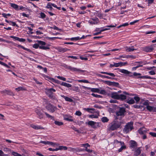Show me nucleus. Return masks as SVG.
Wrapping results in <instances>:
<instances>
[{
    "label": "nucleus",
    "mask_w": 156,
    "mask_h": 156,
    "mask_svg": "<svg viewBox=\"0 0 156 156\" xmlns=\"http://www.w3.org/2000/svg\"><path fill=\"white\" fill-rule=\"evenodd\" d=\"M73 90H75L77 92H79L80 91V90L78 87L74 86L73 87Z\"/></svg>",
    "instance_id": "nucleus-44"
},
{
    "label": "nucleus",
    "mask_w": 156,
    "mask_h": 156,
    "mask_svg": "<svg viewBox=\"0 0 156 156\" xmlns=\"http://www.w3.org/2000/svg\"><path fill=\"white\" fill-rule=\"evenodd\" d=\"M47 109L52 113L54 112L57 109V108L50 103L48 104L46 106Z\"/></svg>",
    "instance_id": "nucleus-5"
},
{
    "label": "nucleus",
    "mask_w": 156,
    "mask_h": 156,
    "mask_svg": "<svg viewBox=\"0 0 156 156\" xmlns=\"http://www.w3.org/2000/svg\"><path fill=\"white\" fill-rule=\"evenodd\" d=\"M119 72L125 74H129L131 73L127 70L124 69H121L119 71Z\"/></svg>",
    "instance_id": "nucleus-22"
},
{
    "label": "nucleus",
    "mask_w": 156,
    "mask_h": 156,
    "mask_svg": "<svg viewBox=\"0 0 156 156\" xmlns=\"http://www.w3.org/2000/svg\"><path fill=\"white\" fill-rule=\"evenodd\" d=\"M141 150L140 149V147H138L134 151V155L135 156H137L139 155L141 153Z\"/></svg>",
    "instance_id": "nucleus-18"
},
{
    "label": "nucleus",
    "mask_w": 156,
    "mask_h": 156,
    "mask_svg": "<svg viewBox=\"0 0 156 156\" xmlns=\"http://www.w3.org/2000/svg\"><path fill=\"white\" fill-rule=\"evenodd\" d=\"M63 118L65 120H66V121L70 122H72L73 121L72 117L67 115H64Z\"/></svg>",
    "instance_id": "nucleus-11"
},
{
    "label": "nucleus",
    "mask_w": 156,
    "mask_h": 156,
    "mask_svg": "<svg viewBox=\"0 0 156 156\" xmlns=\"http://www.w3.org/2000/svg\"><path fill=\"white\" fill-rule=\"evenodd\" d=\"M78 81L79 82H83L86 83H89V82L87 80H78Z\"/></svg>",
    "instance_id": "nucleus-43"
},
{
    "label": "nucleus",
    "mask_w": 156,
    "mask_h": 156,
    "mask_svg": "<svg viewBox=\"0 0 156 156\" xmlns=\"http://www.w3.org/2000/svg\"><path fill=\"white\" fill-rule=\"evenodd\" d=\"M55 91V90L52 88L45 89L46 94L49 98L54 99H55V97L53 94L54 92Z\"/></svg>",
    "instance_id": "nucleus-2"
},
{
    "label": "nucleus",
    "mask_w": 156,
    "mask_h": 156,
    "mask_svg": "<svg viewBox=\"0 0 156 156\" xmlns=\"http://www.w3.org/2000/svg\"><path fill=\"white\" fill-rule=\"evenodd\" d=\"M59 150H66L67 149V147L66 146H59Z\"/></svg>",
    "instance_id": "nucleus-34"
},
{
    "label": "nucleus",
    "mask_w": 156,
    "mask_h": 156,
    "mask_svg": "<svg viewBox=\"0 0 156 156\" xmlns=\"http://www.w3.org/2000/svg\"><path fill=\"white\" fill-rule=\"evenodd\" d=\"M10 4L11 6L14 9H16L18 10V6L15 4L12 3H10Z\"/></svg>",
    "instance_id": "nucleus-24"
},
{
    "label": "nucleus",
    "mask_w": 156,
    "mask_h": 156,
    "mask_svg": "<svg viewBox=\"0 0 156 156\" xmlns=\"http://www.w3.org/2000/svg\"><path fill=\"white\" fill-rule=\"evenodd\" d=\"M30 126L33 128L35 129H44L45 128L43 126H41L39 125H34L32 124L30 125Z\"/></svg>",
    "instance_id": "nucleus-13"
},
{
    "label": "nucleus",
    "mask_w": 156,
    "mask_h": 156,
    "mask_svg": "<svg viewBox=\"0 0 156 156\" xmlns=\"http://www.w3.org/2000/svg\"><path fill=\"white\" fill-rule=\"evenodd\" d=\"M12 155L13 156H23L17 152L12 151L11 153Z\"/></svg>",
    "instance_id": "nucleus-26"
},
{
    "label": "nucleus",
    "mask_w": 156,
    "mask_h": 156,
    "mask_svg": "<svg viewBox=\"0 0 156 156\" xmlns=\"http://www.w3.org/2000/svg\"><path fill=\"white\" fill-rule=\"evenodd\" d=\"M44 113H45V115H46L47 117L48 118H50L51 119L54 120V116H53L50 115L49 114H48L46 112H45Z\"/></svg>",
    "instance_id": "nucleus-29"
},
{
    "label": "nucleus",
    "mask_w": 156,
    "mask_h": 156,
    "mask_svg": "<svg viewBox=\"0 0 156 156\" xmlns=\"http://www.w3.org/2000/svg\"><path fill=\"white\" fill-rule=\"evenodd\" d=\"M128 103L130 104H132L134 103L135 101L134 99L133 98H131L130 99L128 100L127 101Z\"/></svg>",
    "instance_id": "nucleus-33"
},
{
    "label": "nucleus",
    "mask_w": 156,
    "mask_h": 156,
    "mask_svg": "<svg viewBox=\"0 0 156 156\" xmlns=\"http://www.w3.org/2000/svg\"><path fill=\"white\" fill-rule=\"evenodd\" d=\"M51 3H48L47 6H46V8L47 9H50L51 10H52L53 9L52 7Z\"/></svg>",
    "instance_id": "nucleus-31"
},
{
    "label": "nucleus",
    "mask_w": 156,
    "mask_h": 156,
    "mask_svg": "<svg viewBox=\"0 0 156 156\" xmlns=\"http://www.w3.org/2000/svg\"><path fill=\"white\" fill-rule=\"evenodd\" d=\"M155 47V45L154 44H152L151 45L146 46L142 48V50L144 51L147 52L152 51Z\"/></svg>",
    "instance_id": "nucleus-4"
},
{
    "label": "nucleus",
    "mask_w": 156,
    "mask_h": 156,
    "mask_svg": "<svg viewBox=\"0 0 156 156\" xmlns=\"http://www.w3.org/2000/svg\"><path fill=\"white\" fill-rule=\"evenodd\" d=\"M19 9L23 11L26 10L27 9L23 6H20Z\"/></svg>",
    "instance_id": "nucleus-63"
},
{
    "label": "nucleus",
    "mask_w": 156,
    "mask_h": 156,
    "mask_svg": "<svg viewBox=\"0 0 156 156\" xmlns=\"http://www.w3.org/2000/svg\"><path fill=\"white\" fill-rule=\"evenodd\" d=\"M133 107L135 108H140L141 107H142L143 106H141L140 105H133Z\"/></svg>",
    "instance_id": "nucleus-59"
},
{
    "label": "nucleus",
    "mask_w": 156,
    "mask_h": 156,
    "mask_svg": "<svg viewBox=\"0 0 156 156\" xmlns=\"http://www.w3.org/2000/svg\"><path fill=\"white\" fill-rule=\"evenodd\" d=\"M90 91L93 92L99 93L100 92V89L97 88H91L90 87Z\"/></svg>",
    "instance_id": "nucleus-20"
},
{
    "label": "nucleus",
    "mask_w": 156,
    "mask_h": 156,
    "mask_svg": "<svg viewBox=\"0 0 156 156\" xmlns=\"http://www.w3.org/2000/svg\"><path fill=\"white\" fill-rule=\"evenodd\" d=\"M40 16H41V17L42 18H44L46 17V15H45V14L43 12H41V13Z\"/></svg>",
    "instance_id": "nucleus-60"
},
{
    "label": "nucleus",
    "mask_w": 156,
    "mask_h": 156,
    "mask_svg": "<svg viewBox=\"0 0 156 156\" xmlns=\"http://www.w3.org/2000/svg\"><path fill=\"white\" fill-rule=\"evenodd\" d=\"M19 47H21V48L23 49H24L25 50L27 51H29V52L31 51V50L30 49H28V48H25V47H23V46H22L19 45Z\"/></svg>",
    "instance_id": "nucleus-56"
},
{
    "label": "nucleus",
    "mask_w": 156,
    "mask_h": 156,
    "mask_svg": "<svg viewBox=\"0 0 156 156\" xmlns=\"http://www.w3.org/2000/svg\"><path fill=\"white\" fill-rule=\"evenodd\" d=\"M47 144L53 146H55V145H56V144L52 142L48 141Z\"/></svg>",
    "instance_id": "nucleus-46"
},
{
    "label": "nucleus",
    "mask_w": 156,
    "mask_h": 156,
    "mask_svg": "<svg viewBox=\"0 0 156 156\" xmlns=\"http://www.w3.org/2000/svg\"><path fill=\"white\" fill-rule=\"evenodd\" d=\"M91 20L92 21H94L97 22V23H98L99 21V20L96 17L94 18H92L91 19Z\"/></svg>",
    "instance_id": "nucleus-57"
},
{
    "label": "nucleus",
    "mask_w": 156,
    "mask_h": 156,
    "mask_svg": "<svg viewBox=\"0 0 156 156\" xmlns=\"http://www.w3.org/2000/svg\"><path fill=\"white\" fill-rule=\"evenodd\" d=\"M88 117L89 118H98V115H88Z\"/></svg>",
    "instance_id": "nucleus-38"
},
{
    "label": "nucleus",
    "mask_w": 156,
    "mask_h": 156,
    "mask_svg": "<svg viewBox=\"0 0 156 156\" xmlns=\"http://www.w3.org/2000/svg\"><path fill=\"white\" fill-rule=\"evenodd\" d=\"M60 84L62 86L67 87H72V85L71 84L63 82H62Z\"/></svg>",
    "instance_id": "nucleus-21"
},
{
    "label": "nucleus",
    "mask_w": 156,
    "mask_h": 156,
    "mask_svg": "<svg viewBox=\"0 0 156 156\" xmlns=\"http://www.w3.org/2000/svg\"><path fill=\"white\" fill-rule=\"evenodd\" d=\"M67 68L68 69L70 70L71 71L73 72H76L81 73H83L85 72V70H81L76 68L72 67L70 66H67Z\"/></svg>",
    "instance_id": "nucleus-9"
},
{
    "label": "nucleus",
    "mask_w": 156,
    "mask_h": 156,
    "mask_svg": "<svg viewBox=\"0 0 156 156\" xmlns=\"http://www.w3.org/2000/svg\"><path fill=\"white\" fill-rule=\"evenodd\" d=\"M134 99L136 101V103H138V102L140 100V98H139V97L137 96L135 97L134 98Z\"/></svg>",
    "instance_id": "nucleus-48"
},
{
    "label": "nucleus",
    "mask_w": 156,
    "mask_h": 156,
    "mask_svg": "<svg viewBox=\"0 0 156 156\" xmlns=\"http://www.w3.org/2000/svg\"><path fill=\"white\" fill-rule=\"evenodd\" d=\"M119 84L118 83L115 82H112V85L117 86L119 85Z\"/></svg>",
    "instance_id": "nucleus-62"
},
{
    "label": "nucleus",
    "mask_w": 156,
    "mask_h": 156,
    "mask_svg": "<svg viewBox=\"0 0 156 156\" xmlns=\"http://www.w3.org/2000/svg\"><path fill=\"white\" fill-rule=\"evenodd\" d=\"M119 66H122L126 65L127 64V62H119Z\"/></svg>",
    "instance_id": "nucleus-41"
},
{
    "label": "nucleus",
    "mask_w": 156,
    "mask_h": 156,
    "mask_svg": "<svg viewBox=\"0 0 156 156\" xmlns=\"http://www.w3.org/2000/svg\"><path fill=\"white\" fill-rule=\"evenodd\" d=\"M37 42L39 45V48L41 49L46 50L49 49L50 48L47 46H45L46 45V43L44 41H37Z\"/></svg>",
    "instance_id": "nucleus-6"
},
{
    "label": "nucleus",
    "mask_w": 156,
    "mask_h": 156,
    "mask_svg": "<svg viewBox=\"0 0 156 156\" xmlns=\"http://www.w3.org/2000/svg\"><path fill=\"white\" fill-rule=\"evenodd\" d=\"M119 63H114L113 64H110V67L111 68L114 66L115 67H118L119 66Z\"/></svg>",
    "instance_id": "nucleus-35"
},
{
    "label": "nucleus",
    "mask_w": 156,
    "mask_h": 156,
    "mask_svg": "<svg viewBox=\"0 0 156 156\" xmlns=\"http://www.w3.org/2000/svg\"><path fill=\"white\" fill-rule=\"evenodd\" d=\"M70 40L71 41H77L78 40H80V37H72L70 39Z\"/></svg>",
    "instance_id": "nucleus-45"
},
{
    "label": "nucleus",
    "mask_w": 156,
    "mask_h": 156,
    "mask_svg": "<svg viewBox=\"0 0 156 156\" xmlns=\"http://www.w3.org/2000/svg\"><path fill=\"white\" fill-rule=\"evenodd\" d=\"M101 121L103 122H107L109 121V119L106 117H103L101 119Z\"/></svg>",
    "instance_id": "nucleus-30"
},
{
    "label": "nucleus",
    "mask_w": 156,
    "mask_h": 156,
    "mask_svg": "<svg viewBox=\"0 0 156 156\" xmlns=\"http://www.w3.org/2000/svg\"><path fill=\"white\" fill-rule=\"evenodd\" d=\"M3 151L5 153H11L12 151L11 149L10 148H7V147H4L3 149Z\"/></svg>",
    "instance_id": "nucleus-23"
},
{
    "label": "nucleus",
    "mask_w": 156,
    "mask_h": 156,
    "mask_svg": "<svg viewBox=\"0 0 156 156\" xmlns=\"http://www.w3.org/2000/svg\"><path fill=\"white\" fill-rule=\"evenodd\" d=\"M0 156H10L8 154H5L1 150H0Z\"/></svg>",
    "instance_id": "nucleus-39"
},
{
    "label": "nucleus",
    "mask_w": 156,
    "mask_h": 156,
    "mask_svg": "<svg viewBox=\"0 0 156 156\" xmlns=\"http://www.w3.org/2000/svg\"><path fill=\"white\" fill-rule=\"evenodd\" d=\"M138 78H142V79H153L154 78H151V77L147 76H140L138 77Z\"/></svg>",
    "instance_id": "nucleus-28"
},
{
    "label": "nucleus",
    "mask_w": 156,
    "mask_h": 156,
    "mask_svg": "<svg viewBox=\"0 0 156 156\" xmlns=\"http://www.w3.org/2000/svg\"><path fill=\"white\" fill-rule=\"evenodd\" d=\"M87 124L93 128H96L98 127H100V123L99 122H97L93 121H89Z\"/></svg>",
    "instance_id": "nucleus-8"
},
{
    "label": "nucleus",
    "mask_w": 156,
    "mask_h": 156,
    "mask_svg": "<svg viewBox=\"0 0 156 156\" xmlns=\"http://www.w3.org/2000/svg\"><path fill=\"white\" fill-rule=\"evenodd\" d=\"M148 131V129H147L144 127L141 128L138 130L139 133L140 135L145 134Z\"/></svg>",
    "instance_id": "nucleus-12"
},
{
    "label": "nucleus",
    "mask_w": 156,
    "mask_h": 156,
    "mask_svg": "<svg viewBox=\"0 0 156 156\" xmlns=\"http://www.w3.org/2000/svg\"><path fill=\"white\" fill-rule=\"evenodd\" d=\"M143 104L144 105H146L147 106L149 105V103L148 102V101H145L143 103Z\"/></svg>",
    "instance_id": "nucleus-64"
},
{
    "label": "nucleus",
    "mask_w": 156,
    "mask_h": 156,
    "mask_svg": "<svg viewBox=\"0 0 156 156\" xmlns=\"http://www.w3.org/2000/svg\"><path fill=\"white\" fill-rule=\"evenodd\" d=\"M153 107H154L150 106L149 105L146 107L147 109L150 112L153 111Z\"/></svg>",
    "instance_id": "nucleus-37"
},
{
    "label": "nucleus",
    "mask_w": 156,
    "mask_h": 156,
    "mask_svg": "<svg viewBox=\"0 0 156 156\" xmlns=\"http://www.w3.org/2000/svg\"><path fill=\"white\" fill-rule=\"evenodd\" d=\"M125 112V108H120L119 110L116 112V115L117 116L116 119H118V118H117V116H124V113Z\"/></svg>",
    "instance_id": "nucleus-7"
},
{
    "label": "nucleus",
    "mask_w": 156,
    "mask_h": 156,
    "mask_svg": "<svg viewBox=\"0 0 156 156\" xmlns=\"http://www.w3.org/2000/svg\"><path fill=\"white\" fill-rule=\"evenodd\" d=\"M61 96L62 97L64 98L65 99V100L67 101L72 102L73 101V100L72 99L68 97L65 96L63 95H61Z\"/></svg>",
    "instance_id": "nucleus-19"
},
{
    "label": "nucleus",
    "mask_w": 156,
    "mask_h": 156,
    "mask_svg": "<svg viewBox=\"0 0 156 156\" xmlns=\"http://www.w3.org/2000/svg\"><path fill=\"white\" fill-rule=\"evenodd\" d=\"M110 95V97L113 99H119V94L116 92H112Z\"/></svg>",
    "instance_id": "nucleus-14"
},
{
    "label": "nucleus",
    "mask_w": 156,
    "mask_h": 156,
    "mask_svg": "<svg viewBox=\"0 0 156 156\" xmlns=\"http://www.w3.org/2000/svg\"><path fill=\"white\" fill-rule=\"evenodd\" d=\"M149 134L152 136L154 137H156V133L154 132H150Z\"/></svg>",
    "instance_id": "nucleus-55"
},
{
    "label": "nucleus",
    "mask_w": 156,
    "mask_h": 156,
    "mask_svg": "<svg viewBox=\"0 0 156 156\" xmlns=\"http://www.w3.org/2000/svg\"><path fill=\"white\" fill-rule=\"evenodd\" d=\"M142 65H137V66H135V67H133V68H132V69L133 70V71H134V70H135L137 68L140 67H142Z\"/></svg>",
    "instance_id": "nucleus-51"
},
{
    "label": "nucleus",
    "mask_w": 156,
    "mask_h": 156,
    "mask_svg": "<svg viewBox=\"0 0 156 156\" xmlns=\"http://www.w3.org/2000/svg\"><path fill=\"white\" fill-rule=\"evenodd\" d=\"M119 99L123 100L126 99V96L124 94H121L119 95Z\"/></svg>",
    "instance_id": "nucleus-25"
},
{
    "label": "nucleus",
    "mask_w": 156,
    "mask_h": 156,
    "mask_svg": "<svg viewBox=\"0 0 156 156\" xmlns=\"http://www.w3.org/2000/svg\"><path fill=\"white\" fill-rule=\"evenodd\" d=\"M136 58V57L133 55H127L126 56V58H132L133 59H134Z\"/></svg>",
    "instance_id": "nucleus-49"
},
{
    "label": "nucleus",
    "mask_w": 156,
    "mask_h": 156,
    "mask_svg": "<svg viewBox=\"0 0 156 156\" xmlns=\"http://www.w3.org/2000/svg\"><path fill=\"white\" fill-rule=\"evenodd\" d=\"M35 112L38 116V118L40 119H44V114L41 111L38 109H36L35 110Z\"/></svg>",
    "instance_id": "nucleus-10"
},
{
    "label": "nucleus",
    "mask_w": 156,
    "mask_h": 156,
    "mask_svg": "<svg viewBox=\"0 0 156 156\" xmlns=\"http://www.w3.org/2000/svg\"><path fill=\"white\" fill-rule=\"evenodd\" d=\"M126 148V147L124 145V144L123 145H122V147H121L119 148V152H121L123 150L125 149Z\"/></svg>",
    "instance_id": "nucleus-40"
},
{
    "label": "nucleus",
    "mask_w": 156,
    "mask_h": 156,
    "mask_svg": "<svg viewBox=\"0 0 156 156\" xmlns=\"http://www.w3.org/2000/svg\"><path fill=\"white\" fill-rule=\"evenodd\" d=\"M15 90L17 91H19L20 90H26L25 88L22 87H20L18 88H16Z\"/></svg>",
    "instance_id": "nucleus-27"
},
{
    "label": "nucleus",
    "mask_w": 156,
    "mask_h": 156,
    "mask_svg": "<svg viewBox=\"0 0 156 156\" xmlns=\"http://www.w3.org/2000/svg\"><path fill=\"white\" fill-rule=\"evenodd\" d=\"M3 92L6 93L7 94H9L10 95H14L13 93L11 92L10 91H8V90H5L3 91Z\"/></svg>",
    "instance_id": "nucleus-36"
},
{
    "label": "nucleus",
    "mask_w": 156,
    "mask_h": 156,
    "mask_svg": "<svg viewBox=\"0 0 156 156\" xmlns=\"http://www.w3.org/2000/svg\"><path fill=\"white\" fill-rule=\"evenodd\" d=\"M133 129V122H128L125 126L123 129V132L125 133H128Z\"/></svg>",
    "instance_id": "nucleus-3"
},
{
    "label": "nucleus",
    "mask_w": 156,
    "mask_h": 156,
    "mask_svg": "<svg viewBox=\"0 0 156 156\" xmlns=\"http://www.w3.org/2000/svg\"><path fill=\"white\" fill-rule=\"evenodd\" d=\"M54 123L55 125L58 126L62 125L63 124V122H62L58 121H55Z\"/></svg>",
    "instance_id": "nucleus-32"
},
{
    "label": "nucleus",
    "mask_w": 156,
    "mask_h": 156,
    "mask_svg": "<svg viewBox=\"0 0 156 156\" xmlns=\"http://www.w3.org/2000/svg\"><path fill=\"white\" fill-rule=\"evenodd\" d=\"M104 83L109 85L111 86L112 82L109 81H104Z\"/></svg>",
    "instance_id": "nucleus-52"
},
{
    "label": "nucleus",
    "mask_w": 156,
    "mask_h": 156,
    "mask_svg": "<svg viewBox=\"0 0 156 156\" xmlns=\"http://www.w3.org/2000/svg\"><path fill=\"white\" fill-rule=\"evenodd\" d=\"M129 146L131 148H135L137 147V145L136 142L134 140H130L129 141Z\"/></svg>",
    "instance_id": "nucleus-15"
},
{
    "label": "nucleus",
    "mask_w": 156,
    "mask_h": 156,
    "mask_svg": "<svg viewBox=\"0 0 156 156\" xmlns=\"http://www.w3.org/2000/svg\"><path fill=\"white\" fill-rule=\"evenodd\" d=\"M33 47L35 48H37L38 47L39 48V44H35L33 45Z\"/></svg>",
    "instance_id": "nucleus-58"
},
{
    "label": "nucleus",
    "mask_w": 156,
    "mask_h": 156,
    "mask_svg": "<svg viewBox=\"0 0 156 156\" xmlns=\"http://www.w3.org/2000/svg\"><path fill=\"white\" fill-rule=\"evenodd\" d=\"M142 62H137L135 63L133 65L134 66H137V65H140V64H142Z\"/></svg>",
    "instance_id": "nucleus-61"
},
{
    "label": "nucleus",
    "mask_w": 156,
    "mask_h": 156,
    "mask_svg": "<svg viewBox=\"0 0 156 156\" xmlns=\"http://www.w3.org/2000/svg\"><path fill=\"white\" fill-rule=\"evenodd\" d=\"M134 48V46H132L131 47L127 46L125 47L126 51H131L137 50L136 49Z\"/></svg>",
    "instance_id": "nucleus-16"
},
{
    "label": "nucleus",
    "mask_w": 156,
    "mask_h": 156,
    "mask_svg": "<svg viewBox=\"0 0 156 156\" xmlns=\"http://www.w3.org/2000/svg\"><path fill=\"white\" fill-rule=\"evenodd\" d=\"M99 93L101 94H106V92L105 90H100V92Z\"/></svg>",
    "instance_id": "nucleus-54"
},
{
    "label": "nucleus",
    "mask_w": 156,
    "mask_h": 156,
    "mask_svg": "<svg viewBox=\"0 0 156 156\" xmlns=\"http://www.w3.org/2000/svg\"><path fill=\"white\" fill-rule=\"evenodd\" d=\"M55 48L57 50L59 51L62 52H66L67 51L69 50V49L66 48H63L61 47H55Z\"/></svg>",
    "instance_id": "nucleus-17"
},
{
    "label": "nucleus",
    "mask_w": 156,
    "mask_h": 156,
    "mask_svg": "<svg viewBox=\"0 0 156 156\" xmlns=\"http://www.w3.org/2000/svg\"><path fill=\"white\" fill-rule=\"evenodd\" d=\"M114 143H119L121 145H123L124 144L123 142L122 141H119L117 140H114Z\"/></svg>",
    "instance_id": "nucleus-47"
},
{
    "label": "nucleus",
    "mask_w": 156,
    "mask_h": 156,
    "mask_svg": "<svg viewBox=\"0 0 156 156\" xmlns=\"http://www.w3.org/2000/svg\"><path fill=\"white\" fill-rule=\"evenodd\" d=\"M123 121H119L115 120L109 124L108 126V130L109 131H114L119 128L122 124H123Z\"/></svg>",
    "instance_id": "nucleus-1"
},
{
    "label": "nucleus",
    "mask_w": 156,
    "mask_h": 156,
    "mask_svg": "<svg viewBox=\"0 0 156 156\" xmlns=\"http://www.w3.org/2000/svg\"><path fill=\"white\" fill-rule=\"evenodd\" d=\"M57 78L58 79L60 80H61L64 81H66V78H65V77H63L62 76H57Z\"/></svg>",
    "instance_id": "nucleus-50"
},
{
    "label": "nucleus",
    "mask_w": 156,
    "mask_h": 156,
    "mask_svg": "<svg viewBox=\"0 0 156 156\" xmlns=\"http://www.w3.org/2000/svg\"><path fill=\"white\" fill-rule=\"evenodd\" d=\"M75 114L76 115L80 116V115H81L82 113H81V112L80 111H77L76 112Z\"/></svg>",
    "instance_id": "nucleus-53"
},
{
    "label": "nucleus",
    "mask_w": 156,
    "mask_h": 156,
    "mask_svg": "<svg viewBox=\"0 0 156 156\" xmlns=\"http://www.w3.org/2000/svg\"><path fill=\"white\" fill-rule=\"evenodd\" d=\"M88 23H90V24L92 25L96 24L98 23H97V22H94L91 20L88 21Z\"/></svg>",
    "instance_id": "nucleus-42"
}]
</instances>
